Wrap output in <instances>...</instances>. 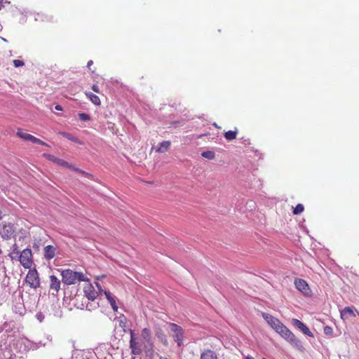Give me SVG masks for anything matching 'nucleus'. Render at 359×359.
Here are the masks:
<instances>
[{
	"label": "nucleus",
	"mask_w": 359,
	"mask_h": 359,
	"mask_svg": "<svg viewBox=\"0 0 359 359\" xmlns=\"http://www.w3.org/2000/svg\"><path fill=\"white\" fill-rule=\"evenodd\" d=\"M43 156H44L46 159H48V160H49V161H53V162H54L55 163H56L57 160V158H57V157L54 156L53 155H52V154H43Z\"/></svg>",
	"instance_id": "nucleus-28"
},
{
	"label": "nucleus",
	"mask_w": 359,
	"mask_h": 359,
	"mask_svg": "<svg viewBox=\"0 0 359 359\" xmlns=\"http://www.w3.org/2000/svg\"><path fill=\"white\" fill-rule=\"evenodd\" d=\"M324 332L326 334H330L332 332V327H329V326H325L324 327Z\"/></svg>",
	"instance_id": "nucleus-32"
},
{
	"label": "nucleus",
	"mask_w": 359,
	"mask_h": 359,
	"mask_svg": "<svg viewBox=\"0 0 359 359\" xmlns=\"http://www.w3.org/2000/svg\"><path fill=\"white\" fill-rule=\"evenodd\" d=\"M155 335L165 346H168V340L167 335L165 334L164 331L161 328L156 327L155 329Z\"/></svg>",
	"instance_id": "nucleus-11"
},
{
	"label": "nucleus",
	"mask_w": 359,
	"mask_h": 359,
	"mask_svg": "<svg viewBox=\"0 0 359 359\" xmlns=\"http://www.w3.org/2000/svg\"><path fill=\"white\" fill-rule=\"evenodd\" d=\"M61 276L63 283L67 285H74L79 282L90 281V279L83 273L69 269L62 270Z\"/></svg>",
	"instance_id": "nucleus-2"
},
{
	"label": "nucleus",
	"mask_w": 359,
	"mask_h": 359,
	"mask_svg": "<svg viewBox=\"0 0 359 359\" xmlns=\"http://www.w3.org/2000/svg\"><path fill=\"white\" fill-rule=\"evenodd\" d=\"M55 109L57 111H62V107L61 105L60 104H57L55 107Z\"/></svg>",
	"instance_id": "nucleus-35"
},
{
	"label": "nucleus",
	"mask_w": 359,
	"mask_h": 359,
	"mask_svg": "<svg viewBox=\"0 0 359 359\" xmlns=\"http://www.w3.org/2000/svg\"><path fill=\"white\" fill-rule=\"evenodd\" d=\"M294 285H295L296 288L299 291L302 292L303 294H309V293L310 292V288L309 287V285L307 284L306 280H304V279H302V278L295 279Z\"/></svg>",
	"instance_id": "nucleus-8"
},
{
	"label": "nucleus",
	"mask_w": 359,
	"mask_h": 359,
	"mask_svg": "<svg viewBox=\"0 0 359 359\" xmlns=\"http://www.w3.org/2000/svg\"><path fill=\"white\" fill-rule=\"evenodd\" d=\"M17 135L22 140L28 141L32 135L23 131L22 129H18L17 131Z\"/></svg>",
	"instance_id": "nucleus-20"
},
{
	"label": "nucleus",
	"mask_w": 359,
	"mask_h": 359,
	"mask_svg": "<svg viewBox=\"0 0 359 359\" xmlns=\"http://www.w3.org/2000/svg\"><path fill=\"white\" fill-rule=\"evenodd\" d=\"M75 305L78 307V308H80L81 309H83V307L85 306V305L82 303L81 304V305H79L77 303L75 304Z\"/></svg>",
	"instance_id": "nucleus-37"
},
{
	"label": "nucleus",
	"mask_w": 359,
	"mask_h": 359,
	"mask_svg": "<svg viewBox=\"0 0 359 359\" xmlns=\"http://www.w3.org/2000/svg\"><path fill=\"white\" fill-rule=\"evenodd\" d=\"M79 297H80V296H79V295H76V296L75 297V300L77 302Z\"/></svg>",
	"instance_id": "nucleus-40"
},
{
	"label": "nucleus",
	"mask_w": 359,
	"mask_h": 359,
	"mask_svg": "<svg viewBox=\"0 0 359 359\" xmlns=\"http://www.w3.org/2000/svg\"><path fill=\"white\" fill-rule=\"evenodd\" d=\"M100 292H102V293L105 295V297H106V298L107 299V300L110 299V298H111V297H112V296H111V294L110 292L107 291V290H102V289H101V288H100Z\"/></svg>",
	"instance_id": "nucleus-31"
},
{
	"label": "nucleus",
	"mask_w": 359,
	"mask_h": 359,
	"mask_svg": "<svg viewBox=\"0 0 359 359\" xmlns=\"http://www.w3.org/2000/svg\"><path fill=\"white\" fill-rule=\"evenodd\" d=\"M351 316H355L353 309L352 307L347 306L341 311V318L343 320L347 319Z\"/></svg>",
	"instance_id": "nucleus-15"
},
{
	"label": "nucleus",
	"mask_w": 359,
	"mask_h": 359,
	"mask_svg": "<svg viewBox=\"0 0 359 359\" xmlns=\"http://www.w3.org/2000/svg\"><path fill=\"white\" fill-rule=\"evenodd\" d=\"M159 359H169V358H166L165 356L160 355L159 356Z\"/></svg>",
	"instance_id": "nucleus-38"
},
{
	"label": "nucleus",
	"mask_w": 359,
	"mask_h": 359,
	"mask_svg": "<svg viewBox=\"0 0 359 359\" xmlns=\"http://www.w3.org/2000/svg\"><path fill=\"white\" fill-rule=\"evenodd\" d=\"M142 337L147 341H149L151 339V334L149 328H144L142 330Z\"/></svg>",
	"instance_id": "nucleus-22"
},
{
	"label": "nucleus",
	"mask_w": 359,
	"mask_h": 359,
	"mask_svg": "<svg viewBox=\"0 0 359 359\" xmlns=\"http://www.w3.org/2000/svg\"><path fill=\"white\" fill-rule=\"evenodd\" d=\"M25 282L31 288L36 290L39 287L40 278L36 269L30 268L29 269L25 278Z\"/></svg>",
	"instance_id": "nucleus-4"
},
{
	"label": "nucleus",
	"mask_w": 359,
	"mask_h": 359,
	"mask_svg": "<svg viewBox=\"0 0 359 359\" xmlns=\"http://www.w3.org/2000/svg\"><path fill=\"white\" fill-rule=\"evenodd\" d=\"M358 316H359V312H358Z\"/></svg>",
	"instance_id": "nucleus-42"
},
{
	"label": "nucleus",
	"mask_w": 359,
	"mask_h": 359,
	"mask_svg": "<svg viewBox=\"0 0 359 359\" xmlns=\"http://www.w3.org/2000/svg\"><path fill=\"white\" fill-rule=\"evenodd\" d=\"M13 62L15 67H22L25 65L24 62L20 60H14Z\"/></svg>",
	"instance_id": "nucleus-30"
},
{
	"label": "nucleus",
	"mask_w": 359,
	"mask_h": 359,
	"mask_svg": "<svg viewBox=\"0 0 359 359\" xmlns=\"http://www.w3.org/2000/svg\"><path fill=\"white\" fill-rule=\"evenodd\" d=\"M63 137H65V138L74 142H76V143H79L80 144H81L82 143L79 140V139L74 136L73 135L70 134V133H61Z\"/></svg>",
	"instance_id": "nucleus-21"
},
{
	"label": "nucleus",
	"mask_w": 359,
	"mask_h": 359,
	"mask_svg": "<svg viewBox=\"0 0 359 359\" xmlns=\"http://www.w3.org/2000/svg\"><path fill=\"white\" fill-rule=\"evenodd\" d=\"M83 292L88 300L91 302L94 301L98 295L97 292L90 283L87 284L83 287Z\"/></svg>",
	"instance_id": "nucleus-7"
},
{
	"label": "nucleus",
	"mask_w": 359,
	"mask_h": 359,
	"mask_svg": "<svg viewBox=\"0 0 359 359\" xmlns=\"http://www.w3.org/2000/svg\"><path fill=\"white\" fill-rule=\"evenodd\" d=\"M14 231L13 226L12 224H4L3 225L2 229L0 231V233H1L4 238H10L13 234Z\"/></svg>",
	"instance_id": "nucleus-10"
},
{
	"label": "nucleus",
	"mask_w": 359,
	"mask_h": 359,
	"mask_svg": "<svg viewBox=\"0 0 359 359\" xmlns=\"http://www.w3.org/2000/svg\"><path fill=\"white\" fill-rule=\"evenodd\" d=\"M79 117L81 121H87L90 119V116L86 113H79Z\"/></svg>",
	"instance_id": "nucleus-29"
},
{
	"label": "nucleus",
	"mask_w": 359,
	"mask_h": 359,
	"mask_svg": "<svg viewBox=\"0 0 359 359\" xmlns=\"http://www.w3.org/2000/svg\"><path fill=\"white\" fill-rule=\"evenodd\" d=\"M245 359H255V358L252 356L248 355V356L245 357Z\"/></svg>",
	"instance_id": "nucleus-39"
},
{
	"label": "nucleus",
	"mask_w": 359,
	"mask_h": 359,
	"mask_svg": "<svg viewBox=\"0 0 359 359\" xmlns=\"http://www.w3.org/2000/svg\"><path fill=\"white\" fill-rule=\"evenodd\" d=\"M292 321L293 325L299 329L304 334L313 337V334L309 328L302 321L296 318H293Z\"/></svg>",
	"instance_id": "nucleus-9"
},
{
	"label": "nucleus",
	"mask_w": 359,
	"mask_h": 359,
	"mask_svg": "<svg viewBox=\"0 0 359 359\" xmlns=\"http://www.w3.org/2000/svg\"><path fill=\"white\" fill-rule=\"evenodd\" d=\"M21 265L27 269H30L34 264L33 255L30 248L24 249L18 257Z\"/></svg>",
	"instance_id": "nucleus-3"
},
{
	"label": "nucleus",
	"mask_w": 359,
	"mask_h": 359,
	"mask_svg": "<svg viewBox=\"0 0 359 359\" xmlns=\"http://www.w3.org/2000/svg\"><path fill=\"white\" fill-rule=\"evenodd\" d=\"M92 90L97 93H100V90L97 85H95V84L93 85Z\"/></svg>",
	"instance_id": "nucleus-33"
},
{
	"label": "nucleus",
	"mask_w": 359,
	"mask_h": 359,
	"mask_svg": "<svg viewBox=\"0 0 359 359\" xmlns=\"http://www.w3.org/2000/svg\"><path fill=\"white\" fill-rule=\"evenodd\" d=\"M6 3H8L7 0H0V10L5 6Z\"/></svg>",
	"instance_id": "nucleus-34"
},
{
	"label": "nucleus",
	"mask_w": 359,
	"mask_h": 359,
	"mask_svg": "<svg viewBox=\"0 0 359 359\" xmlns=\"http://www.w3.org/2000/svg\"><path fill=\"white\" fill-rule=\"evenodd\" d=\"M264 319L282 337L295 347L302 346L300 340L278 318L271 314L262 313Z\"/></svg>",
	"instance_id": "nucleus-1"
},
{
	"label": "nucleus",
	"mask_w": 359,
	"mask_h": 359,
	"mask_svg": "<svg viewBox=\"0 0 359 359\" xmlns=\"http://www.w3.org/2000/svg\"><path fill=\"white\" fill-rule=\"evenodd\" d=\"M93 60H89L87 63V67L89 68V69H90V66L93 65Z\"/></svg>",
	"instance_id": "nucleus-36"
},
{
	"label": "nucleus",
	"mask_w": 359,
	"mask_h": 359,
	"mask_svg": "<svg viewBox=\"0 0 359 359\" xmlns=\"http://www.w3.org/2000/svg\"><path fill=\"white\" fill-rule=\"evenodd\" d=\"M2 218L1 212L0 211V219Z\"/></svg>",
	"instance_id": "nucleus-41"
},
{
	"label": "nucleus",
	"mask_w": 359,
	"mask_h": 359,
	"mask_svg": "<svg viewBox=\"0 0 359 359\" xmlns=\"http://www.w3.org/2000/svg\"><path fill=\"white\" fill-rule=\"evenodd\" d=\"M200 359H217V356L213 351L205 349L201 353Z\"/></svg>",
	"instance_id": "nucleus-16"
},
{
	"label": "nucleus",
	"mask_w": 359,
	"mask_h": 359,
	"mask_svg": "<svg viewBox=\"0 0 359 359\" xmlns=\"http://www.w3.org/2000/svg\"><path fill=\"white\" fill-rule=\"evenodd\" d=\"M169 326L170 331L172 333V336L174 340L177 342L178 346H181L183 344L184 341V330L183 328L173 323H170Z\"/></svg>",
	"instance_id": "nucleus-5"
},
{
	"label": "nucleus",
	"mask_w": 359,
	"mask_h": 359,
	"mask_svg": "<svg viewBox=\"0 0 359 359\" xmlns=\"http://www.w3.org/2000/svg\"><path fill=\"white\" fill-rule=\"evenodd\" d=\"M237 133H238L237 130H229L224 133V137L228 141L233 140L236 138Z\"/></svg>",
	"instance_id": "nucleus-19"
},
{
	"label": "nucleus",
	"mask_w": 359,
	"mask_h": 359,
	"mask_svg": "<svg viewBox=\"0 0 359 359\" xmlns=\"http://www.w3.org/2000/svg\"><path fill=\"white\" fill-rule=\"evenodd\" d=\"M56 164H57V165H60L62 167L67 168H69L70 170H74V171L78 172H79L81 174L87 175V173L85 171H83V170H80L79 168H75L73 165L69 164L68 162L65 161L63 159L57 158Z\"/></svg>",
	"instance_id": "nucleus-12"
},
{
	"label": "nucleus",
	"mask_w": 359,
	"mask_h": 359,
	"mask_svg": "<svg viewBox=\"0 0 359 359\" xmlns=\"http://www.w3.org/2000/svg\"><path fill=\"white\" fill-rule=\"evenodd\" d=\"M60 280L55 276H50V289L54 290L56 293L60 290Z\"/></svg>",
	"instance_id": "nucleus-14"
},
{
	"label": "nucleus",
	"mask_w": 359,
	"mask_h": 359,
	"mask_svg": "<svg viewBox=\"0 0 359 359\" xmlns=\"http://www.w3.org/2000/svg\"><path fill=\"white\" fill-rule=\"evenodd\" d=\"M201 155L203 157H204L207 159H209V160H212V159L215 158V152L212 151H203V152H202Z\"/></svg>",
	"instance_id": "nucleus-23"
},
{
	"label": "nucleus",
	"mask_w": 359,
	"mask_h": 359,
	"mask_svg": "<svg viewBox=\"0 0 359 359\" xmlns=\"http://www.w3.org/2000/svg\"><path fill=\"white\" fill-rule=\"evenodd\" d=\"M56 248L50 245L46 246L43 249V256L47 260L53 259L55 255Z\"/></svg>",
	"instance_id": "nucleus-13"
},
{
	"label": "nucleus",
	"mask_w": 359,
	"mask_h": 359,
	"mask_svg": "<svg viewBox=\"0 0 359 359\" xmlns=\"http://www.w3.org/2000/svg\"><path fill=\"white\" fill-rule=\"evenodd\" d=\"M86 95L88 97V98L95 104L97 106L100 105V100L99 97L90 92H86Z\"/></svg>",
	"instance_id": "nucleus-18"
},
{
	"label": "nucleus",
	"mask_w": 359,
	"mask_h": 359,
	"mask_svg": "<svg viewBox=\"0 0 359 359\" xmlns=\"http://www.w3.org/2000/svg\"><path fill=\"white\" fill-rule=\"evenodd\" d=\"M130 348L131 349V352L133 354L135 355H140L141 354L142 350V345L138 341V340L135 337V333L133 330H130Z\"/></svg>",
	"instance_id": "nucleus-6"
},
{
	"label": "nucleus",
	"mask_w": 359,
	"mask_h": 359,
	"mask_svg": "<svg viewBox=\"0 0 359 359\" xmlns=\"http://www.w3.org/2000/svg\"><path fill=\"white\" fill-rule=\"evenodd\" d=\"M304 210V207L302 204L299 203L296 205V207L293 209V214L294 215H299L301 214Z\"/></svg>",
	"instance_id": "nucleus-25"
},
{
	"label": "nucleus",
	"mask_w": 359,
	"mask_h": 359,
	"mask_svg": "<svg viewBox=\"0 0 359 359\" xmlns=\"http://www.w3.org/2000/svg\"><path fill=\"white\" fill-rule=\"evenodd\" d=\"M171 142L170 141H163L160 143L156 151L158 153H165L170 148Z\"/></svg>",
	"instance_id": "nucleus-17"
},
{
	"label": "nucleus",
	"mask_w": 359,
	"mask_h": 359,
	"mask_svg": "<svg viewBox=\"0 0 359 359\" xmlns=\"http://www.w3.org/2000/svg\"><path fill=\"white\" fill-rule=\"evenodd\" d=\"M113 311H118V306L116 305V300L114 299V297H112L111 298H110V299L108 300Z\"/></svg>",
	"instance_id": "nucleus-27"
},
{
	"label": "nucleus",
	"mask_w": 359,
	"mask_h": 359,
	"mask_svg": "<svg viewBox=\"0 0 359 359\" xmlns=\"http://www.w3.org/2000/svg\"><path fill=\"white\" fill-rule=\"evenodd\" d=\"M12 248H13V250H12V252L9 255V257L13 260L15 258V257H13V255H15V257L19 255V250H18V247L16 244H14L13 245Z\"/></svg>",
	"instance_id": "nucleus-26"
},
{
	"label": "nucleus",
	"mask_w": 359,
	"mask_h": 359,
	"mask_svg": "<svg viewBox=\"0 0 359 359\" xmlns=\"http://www.w3.org/2000/svg\"><path fill=\"white\" fill-rule=\"evenodd\" d=\"M28 141L32 142L34 144H38L43 146H48L46 142H43L40 139L35 137L34 136L32 135Z\"/></svg>",
	"instance_id": "nucleus-24"
}]
</instances>
